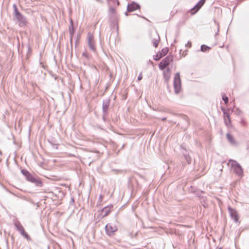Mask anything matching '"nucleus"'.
Here are the masks:
<instances>
[{"instance_id": "obj_1", "label": "nucleus", "mask_w": 249, "mask_h": 249, "mask_svg": "<svg viewBox=\"0 0 249 249\" xmlns=\"http://www.w3.org/2000/svg\"><path fill=\"white\" fill-rule=\"evenodd\" d=\"M14 15L18 22L19 26H25L27 23L26 18L18 11L16 4L13 5Z\"/></svg>"}, {"instance_id": "obj_2", "label": "nucleus", "mask_w": 249, "mask_h": 249, "mask_svg": "<svg viewBox=\"0 0 249 249\" xmlns=\"http://www.w3.org/2000/svg\"><path fill=\"white\" fill-rule=\"evenodd\" d=\"M228 165L234 170V172L239 176H243V170L240 165L235 160H230Z\"/></svg>"}, {"instance_id": "obj_3", "label": "nucleus", "mask_w": 249, "mask_h": 249, "mask_svg": "<svg viewBox=\"0 0 249 249\" xmlns=\"http://www.w3.org/2000/svg\"><path fill=\"white\" fill-rule=\"evenodd\" d=\"M174 88L176 94H178L181 89V79L179 72H177L174 77Z\"/></svg>"}, {"instance_id": "obj_4", "label": "nucleus", "mask_w": 249, "mask_h": 249, "mask_svg": "<svg viewBox=\"0 0 249 249\" xmlns=\"http://www.w3.org/2000/svg\"><path fill=\"white\" fill-rule=\"evenodd\" d=\"M87 39L88 45L90 50L95 52L96 51V48L94 46L95 42L94 40V36L91 33L89 32L88 33Z\"/></svg>"}, {"instance_id": "obj_5", "label": "nucleus", "mask_w": 249, "mask_h": 249, "mask_svg": "<svg viewBox=\"0 0 249 249\" xmlns=\"http://www.w3.org/2000/svg\"><path fill=\"white\" fill-rule=\"evenodd\" d=\"M105 229L106 233L108 235L112 236L117 231V227L115 225L108 224L106 225Z\"/></svg>"}, {"instance_id": "obj_6", "label": "nucleus", "mask_w": 249, "mask_h": 249, "mask_svg": "<svg viewBox=\"0 0 249 249\" xmlns=\"http://www.w3.org/2000/svg\"><path fill=\"white\" fill-rule=\"evenodd\" d=\"M173 61V57L168 56L165 58L163 59L159 64V68L160 70H164L171 62Z\"/></svg>"}, {"instance_id": "obj_7", "label": "nucleus", "mask_w": 249, "mask_h": 249, "mask_svg": "<svg viewBox=\"0 0 249 249\" xmlns=\"http://www.w3.org/2000/svg\"><path fill=\"white\" fill-rule=\"evenodd\" d=\"M15 226L16 227L18 231L20 232L21 234L23 236L27 239H30V236L25 231L23 227L21 225L19 222H17L15 223Z\"/></svg>"}, {"instance_id": "obj_8", "label": "nucleus", "mask_w": 249, "mask_h": 249, "mask_svg": "<svg viewBox=\"0 0 249 249\" xmlns=\"http://www.w3.org/2000/svg\"><path fill=\"white\" fill-rule=\"evenodd\" d=\"M228 210L230 213V216L233 220L235 222H239V216L237 212L235 210L230 207L228 208Z\"/></svg>"}, {"instance_id": "obj_9", "label": "nucleus", "mask_w": 249, "mask_h": 249, "mask_svg": "<svg viewBox=\"0 0 249 249\" xmlns=\"http://www.w3.org/2000/svg\"><path fill=\"white\" fill-rule=\"evenodd\" d=\"M140 8L139 4L135 2H132L131 4H128L127 6V11L128 12L134 11L137 9Z\"/></svg>"}, {"instance_id": "obj_10", "label": "nucleus", "mask_w": 249, "mask_h": 249, "mask_svg": "<svg viewBox=\"0 0 249 249\" xmlns=\"http://www.w3.org/2000/svg\"><path fill=\"white\" fill-rule=\"evenodd\" d=\"M226 138L228 142L230 143L231 145L237 146L238 143L234 139V137L229 133H227Z\"/></svg>"}, {"instance_id": "obj_11", "label": "nucleus", "mask_w": 249, "mask_h": 249, "mask_svg": "<svg viewBox=\"0 0 249 249\" xmlns=\"http://www.w3.org/2000/svg\"><path fill=\"white\" fill-rule=\"evenodd\" d=\"M109 100H104L102 105L103 112L104 114H107L108 107L109 106Z\"/></svg>"}, {"instance_id": "obj_12", "label": "nucleus", "mask_w": 249, "mask_h": 249, "mask_svg": "<svg viewBox=\"0 0 249 249\" xmlns=\"http://www.w3.org/2000/svg\"><path fill=\"white\" fill-rule=\"evenodd\" d=\"M155 37L152 39V43L155 47H157L160 40V37L157 33H155Z\"/></svg>"}, {"instance_id": "obj_13", "label": "nucleus", "mask_w": 249, "mask_h": 249, "mask_svg": "<svg viewBox=\"0 0 249 249\" xmlns=\"http://www.w3.org/2000/svg\"><path fill=\"white\" fill-rule=\"evenodd\" d=\"M74 29L73 26L72 21L71 20V25L69 27V33L70 34V42L71 43L72 42V36L74 34Z\"/></svg>"}, {"instance_id": "obj_14", "label": "nucleus", "mask_w": 249, "mask_h": 249, "mask_svg": "<svg viewBox=\"0 0 249 249\" xmlns=\"http://www.w3.org/2000/svg\"><path fill=\"white\" fill-rule=\"evenodd\" d=\"M205 0H200L199 2L195 5L194 9L196 10V12L204 4Z\"/></svg>"}, {"instance_id": "obj_15", "label": "nucleus", "mask_w": 249, "mask_h": 249, "mask_svg": "<svg viewBox=\"0 0 249 249\" xmlns=\"http://www.w3.org/2000/svg\"><path fill=\"white\" fill-rule=\"evenodd\" d=\"M168 52V48L165 47V48H163L161 50V51H160L159 52H158L160 54V56H159V58H161L162 57L164 56Z\"/></svg>"}, {"instance_id": "obj_16", "label": "nucleus", "mask_w": 249, "mask_h": 249, "mask_svg": "<svg viewBox=\"0 0 249 249\" xmlns=\"http://www.w3.org/2000/svg\"><path fill=\"white\" fill-rule=\"evenodd\" d=\"M32 182L34 183L36 185L38 186H42V182L41 180L38 178L35 177V178L33 180Z\"/></svg>"}, {"instance_id": "obj_17", "label": "nucleus", "mask_w": 249, "mask_h": 249, "mask_svg": "<svg viewBox=\"0 0 249 249\" xmlns=\"http://www.w3.org/2000/svg\"><path fill=\"white\" fill-rule=\"evenodd\" d=\"M240 124L242 126L246 127L248 125L247 122L243 118H242L240 120Z\"/></svg>"}, {"instance_id": "obj_18", "label": "nucleus", "mask_w": 249, "mask_h": 249, "mask_svg": "<svg viewBox=\"0 0 249 249\" xmlns=\"http://www.w3.org/2000/svg\"><path fill=\"white\" fill-rule=\"evenodd\" d=\"M210 49L209 47L205 45H202L201 46V51L202 52H206Z\"/></svg>"}, {"instance_id": "obj_19", "label": "nucleus", "mask_w": 249, "mask_h": 249, "mask_svg": "<svg viewBox=\"0 0 249 249\" xmlns=\"http://www.w3.org/2000/svg\"><path fill=\"white\" fill-rule=\"evenodd\" d=\"M21 173L24 176L26 177V178L30 175V174H31L28 171L26 170H22Z\"/></svg>"}, {"instance_id": "obj_20", "label": "nucleus", "mask_w": 249, "mask_h": 249, "mask_svg": "<svg viewBox=\"0 0 249 249\" xmlns=\"http://www.w3.org/2000/svg\"><path fill=\"white\" fill-rule=\"evenodd\" d=\"M35 178L34 176H33L32 175L30 174V175L26 178V179L29 181L32 182L33 180Z\"/></svg>"}, {"instance_id": "obj_21", "label": "nucleus", "mask_w": 249, "mask_h": 249, "mask_svg": "<svg viewBox=\"0 0 249 249\" xmlns=\"http://www.w3.org/2000/svg\"><path fill=\"white\" fill-rule=\"evenodd\" d=\"M222 99L224 101V102L226 104H227L228 103V97H227L225 95H223L222 96Z\"/></svg>"}, {"instance_id": "obj_22", "label": "nucleus", "mask_w": 249, "mask_h": 249, "mask_svg": "<svg viewBox=\"0 0 249 249\" xmlns=\"http://www.w3.org/2000/svg\"><path fill=\"white\" fill-rule=\"evenodd\" d=\"M82 55L87 59H89V56L87 51H85L82 53Z\"/></svg>"}, {"instance_id": "obj_23", "label": "nucleus", "mask_w": 249, "mask_h": 249, "mask_svg": "<svg viewBox=\"0 0 249 249\" xmlns=\"http://www.w3.org/2000/svg\"><path fill=\"white\" fill-rule=\"evenodd\" d=\"M225 116H226L225 118H226V119H227L228 120L229 123H231V119H230V117L229 114L228 113L226 114Z\"/></svg>"}, {"instance_id": "obj_24", "label": "nucleus", "mask_w": 249, "mask_h": 249, "mask_svg": "<svg viewBox=\"0 0 249 249\" xmlns=\"http://www.w3.org/2000/svg\"><path fill=\"white\" fill-rule=\"evenodd\" d=\"M160 56V53H158L156 56H154V59L156 60H158L160 58H159V56Z\"/></svg>"}, {"instance_id": "obj_25", "label": "nucleus", "mask_w": 249, "mask_h": 249, "mask_svg": "<svg viewBox=\"0 0 249 249\" xmlns=\"http://www.w3.org/2000/svg\"><path fill=\"white\" fill-rule=\"evenodd\" d=\"M225 124L226 125L228 126L231 123H229L228 120L226 119V118H225Z\"/></svg>"}, {"instance_id": "obj_26", "label": "nucleus", "mask_w": 249, "mask_h": 249, "mask_svg": "<svg viewBox=\"0 0 249 249\" xmlns=\"http://www.w3.org/2000/svg\"><path fill=\"white\" fill-rule=\"evenodd\" d=\"M142 73H140L139 75L138 76V80H142Z\"/></svg>"}, {"instance_id": "obj_27", "label": "nucleus", "mask_w": 249, "mask_h": 249, "mask_svg": "<svg viewBox=\"0 0 249 249\" xmlns=\"http://www.w3.org/2000/svg\"><path fill=\"white\" fill-rule=\"evenodd\" d=\"M109 12L110 13H114L115 12V9L114 8H110L109 9Z\"/></svg>"}, {"instance_id": "obj_28", "label": "nucleus", "mask_w": 249, "mask_h": 249, "mask_svg": "<svg viewBox=\"0 0 249 249\" xmlns=\"http://www.w3.org/2000/svg\"><path fill=\"white\" fill-rule=\"evenodd\" d=\"M107 114H104L103 113V116H102V118H103V119L104 121H106V115H107Z\"/></svg>"}, {"instance_id": "obj_29", "label": "nucleus", "mask_w": 249, "mask_h": 249, "mask_svg": "<svg viewBox=\"0 0 249 249\" xmlns=\"http://www.w3.org/2000/svg\"><path fill=\"white\" fill-rule=\"evenodd\" d=\"M166 119V117H164V118H161V120H162V121H164V120H165Z\"/></svg>"}, {"instance_id": "obj_30", "label": "nucleus", "mask_w": 249, "mask_h": 249, "mask_svg": "<svg viewBox=\"0 0 249 249\" xmlns=\"http://www.w3.org/2000/svg\"><path fill=\"white\" fill-rule=\"evenodd\" d=\"M53 147H54V148H55L56 149L57 148V146L56 145H54Z\"/></svg>"}, {"instance_id": "obj_31", "label": "nucleus", "mask_w": 249, "mask_h": 249, "mask_svg": "<svg viewBox=\"0 0 249 249\" xmlns=\"http://www.w3.org/2000/svg\"><path fill=\"white\" fill-rule=\"evenodd\" d=\"M188 45H190L191 46V42H188Z\"/></svg>"}, {"instance_id": "obj_32", "label": "nucleus", "mask_w": 249, "mask_h": 249, "mask_svg": "<svg viewBox=\"0 0 249 249\" xmlns=\"http://www.w3.org/2000/svg\"><path fill=\"white\" fill-rule=\"evenodd\" d=\"M188 45H190L191 46V42H188Z\"/></svg>"}, {"instance_id": "obj_33", "label": "nucleus", "mask_w": 249, "mask_h": 249, "mask_svg": "<svg viewBox=\"0 0 249 249\" xmlns=\"http://www.w3.org/2000/svg\"><path fill=\"white\" fill-rule=\"evenodd\" d=\"M125 15H126V16H127V13H125Z\"/></svg>"}, {"instance_id": "obj_34", "label": "nucleus", "mask_w": 249, "mask_h": 249, "mask_svg": "<svg viewBox=\"0 0 249 249\" xmlns=\"http://www.w3.org/2000/svg\"><path fill=\"white\" fill-rule=\"evenodd\" d=\"M0 154H1V151H0Z\"/></svg>"}]
</instances>
